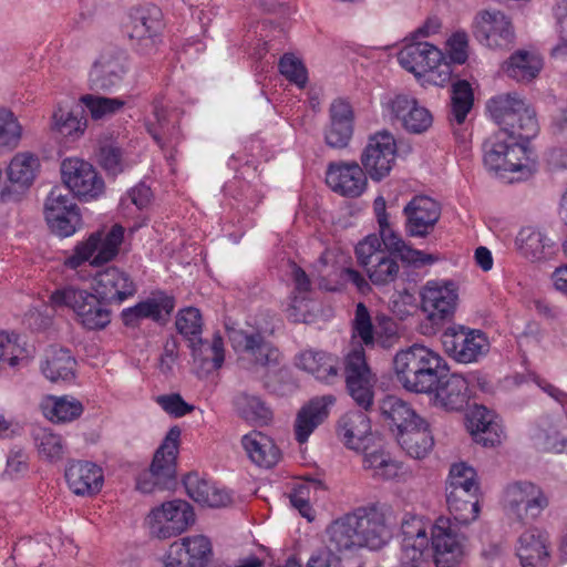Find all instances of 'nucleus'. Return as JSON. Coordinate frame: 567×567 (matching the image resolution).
<instances>
[{
  "label": "nucleus",
  "mask_w": 567,
  "mask_h": 567,
  "mask_svg": "<svg viewBox=\"0 0 567 567\" xmlns=\"http://www.w3.org/2000/svg\"><path fill=\"white\" fill-rule=\"evenodd\" d=\"M352 336L360 342L352 344L343 358V375L346 389L353 401L363 410L373 403L377 378L367 362L365 347L374 346L375 320L363 302L355 306L351 321Z\"/></svg>",
  "instance_id": "obj_1"
},
{
  "label": "nucleus",
  "mask_w": 567,
  "mask_h": 567,
  "mask_svg": "<svg viewBox=\"0 0 567 567\" xmlns=\"http://www.w3.org/2000/svg\"><path fill=\"white\" fill-rule=\"evenodd\" d=\"M445 360L420 344H414L398 352L393 359V368L398 381L410 392L432 394L440 378L446 374Z\"/></svg>",
  "instance_id": "obj_2"
},
{
  "label": "nucleus",
  "mask_w": 567,
  "mask_h": 567,
  "mask_svg": "<svg viewBox=\"0 0 567 567\" xmlns=\"http://www.w3.org/2000/svg\"><path fill=\"white\" fill-rule=\"evenodd\" d=\"M487 111L499 131L509 137L530 140L538 132L535 111L517 93H504L487 102Z\"/></svg>",
  "instance_id": "obj_3"
},
{
  "label": "nucleus",
  "mask_w": 567,
  "mask_h": 567,
  "mask_svg": "<svg viewBox=\"0 0 567 567\" xmlns=\"http://www.w3.org/2000/svg\"><path fill=\"white\" fill-rule=\"evenodd\" d=\"M53 308L68 307L73 310L76 320L87 330L104 329L111 322V310L106 302L94 292L66 286L56 289L50 296Z\"/></svg>",
  "instance_id": "obj_4"
},
{
  "label": "nucleus",
  "mask_w": 567,
  "mask_h": 567,
  "mask_svg": "<svg viewBox=\"0 0 567 567\" xmlns=\"http://www.w3.org/2000/svg\"><path fill=\"white\" fill-rule=\"evenodd\" d=\"M179 436L178 426L169 429L163 443L156 450L150 468L137 477L136 487L142 493L167 489L175 484Z\"/></svg>",
  "instance_id": "obj_5"
},
{
  "label": "nucleus",
  "mask_w": 567,
  "mask_h": 567,
  "mask_svg": "<svg viewBox=\"0 0 567 567\" xmlns=\"http://www.w3.org/2000/svg\"><path fill=\"white\" fill-rule=\"evenodd\" d=\"M125 228L120 224L113 225L107 233L95 231L85 241L79 243L73 254L65 259V266L76 269L91 257V265L102 266L113 260L124 239Z\"/></svg>",
  "instance_id": "obj_6"
},
{
  "label": "nucleus",
  "mask_w": 567,
  "mask_h": 567,
  "mask_svg": "<svg viewBox=\"0 0 567 567\" xmlns=\"http://www.w3.org/2000/svg\"><path fill=\"white\" fill-rule=\"evenodd\" d=\"M445 353L460 363L477 362L489 351L485 332L461 324L447 327L441 334Z\"/></svg>",
  "instance_id": "obj_7"
},
{
  "label": "nucleus",
  "mask_w": 567,
  "mask_h": 567,
  "mask_svg": "<svg viewBox=\"0 0 567 567\" xmlns=\"http://www.w3.org/2000/svg\"><path fill=\"white\" fill-rule=\"evenodd\" d=\"M229 340L233 348L240 353L239 361L245 369L269 368L280 362L281 353L278 348L258 330H231Z\"/></svg>",
  "instance_id": "obj_8"
},
{
  "label": "nucleus",
  "mask_w": 567,
  "mask_h": 567,
  "mask_svg": "<svg viewBox=\"0 0 567 567\" xmlns=\"http://www.w3.org/2000/svg\"><path fill=\"white\" fill-rule=\"evenodd\" d=\"M362 547L383 548L393 536L392 511L385 504L374 503L354 511Z\"/></svg>",
  "instance_id": "obj_9"
},
{
  "label": "nucleus",
  "mask_w": 567,
  "mask_h": 567,
  "mask_svg": "<svg viewBox=\"0 0 567 567\" xmlns=\"http://www.w3.org/2000/svg\"><path fill=\"white\" fill-rule=\"evenodd\" d=\"M163 28L162 10L155 4H146L132 9L125 32L136 50L147 54L161 42Z\"/></svg>",
  "instance_id": "obj_10"
},
{
  "label": "nucleus",
  "mask_w": 567,
  "mask_h": 567,
  "mask_svg": "<svg viewBox=\"0 0 567 567\" xmlns=\"http://www.w3.org/2000/svg\"><path fill=\"white\" fill-rule=\"evenodd\" d=\"M195 522L189 503L174 499L153 509L147 516L150 533L158 539H167L185 532Z\"/></svg>",
  "instance_id": "obj_11"
},
{
  "label": "nucleus",
  "mask_w": 567,
  "mask_h": 567,
  "mask_svg": "<svg viewBox=\"0 0 567 567\" xmlns=\"http://www.w3.org/2000/svg\"><path fill=\"white\" fill-rule=\"evenodd\" d=\"M475 38L494 50H509L515 44V29L509 17L499 10H482L474 18Z\"/></svg>",
  "instance_id": "obj_12"
},
{
  "label": "nucleus",
  "mask_w": 567,
  "mask_h": 567,
  "mask_svg": "<svg viewBox=\"0 0 567 567\" xmlns=\"http://www.w3.org/2000/svg\"><path fill=\"white\" fill-rule=\"evenodd\" d=\"M65 189L81 200L97 198L104 192V181L92 164L80 158H66L61 164Z\"/></svg>",
  "instance_id": "obj_13"
},
{
  "label": "nucleus",
  "mask_w": 567,
  "mask_h": 567,
  "mask_svg": "<svg viewBox=\"0 0 567 567\" xmlns=\"http://www.w3.org/2000/svg\"><path fill=\"white\" fill-rule=\"evenodd\" d=\"M395 159L396 143L388 131L371 135L361 154L362 167L374 182H380L390 174Z\"/></svg>",
  "instance_id": "obj_14"
},
{
  "label": "nucleus",
  "mask_w": 567,
  "mask_h": 567,
  "mask_svg": "<svg viewBox=\"0 0 567 567\" xmlns=\"http://www.w3.org/2000/svg\"><path fill=\"white\" fill-rule=\"evenodd\" d=\"M398 60L402 68L415 75H422L437 69L439 75H444L441 82L450 80L451 65L444 61V55L440 49L429 42H412L404 45Z\"/></svg>",
  "instance_id": "obj_15"
},
{
  "label": "nucleus",
  "mask_w": 567,
  "mask_h": 567,
  "mask_svg": "<svg viewBox=\"0 0 567 567\" xmlns=\"http://www.w3.org/2000/svg\"><path fill=\"white\" fill-rule=\"evenodd\" d=\"M457 299V287L451 280H430L421 291L422 310L435 324L453 317Z\"/></svg>",
  "instance_id": "obj_16"
},
{
  "label": "nucleus",
  "mask_w": 567,
  "mask_h": 567,
  "mask_svg": "<svg viewBox=\"0 0 567 567\" xmlns=\"http://www.w3.org/2000/svg\"><path fill=\"white\" fill-rule=\"evenodd\" d=\"M392 121L413 134H421L431 127L433 117L430 111L420 105L417 100L409 94L399 93L386 102Z\"/></svg>",
  "instance_id": "obj_17"
},
{
  "label": "nucleus",
  "mask_w": 567,
  "mask_h": 567,
  "mask_svg": "<svg viewBox=\"0 0 567 567\" xmlns=\"http://www.w3.org/2000/svg\"><path fill=\"white\" fill-rule=\"evenodd\" d=\"M212 556V543L206 536H188L171 545L163 567H205Z\"/></svg>",
  "instance_id": "obj_18"
},
{
  "label": "nucleus",
  "mask_w": 567,
  "mask_h": 567,
  "mask_svg": "<svg viewBox=\"0 0 567 567\" xmlns=\"http://www.w3.org/2000/svg\"><path fill=\"white\" fill-rule=\"evenodd\" d=\"M505 497L520 520L537 518L548 505L543 491L532 482L519 481L507 486Z\"/></svg>",
  "instance_id": "obj_19"
},
{
  "label": "nucleus",
  "mask_w": 567,
  "mask_h": 567,
  "mask_svg": "<svg viewBox=\"0 0 567 567\" xmlns=\"http://www.w3.org/2000/svg\"><path fill=\"white\" fill-rule=\"evenodd\" d=\"M94 292L106 303L121 305L133 297L137 287L132 277L117 267H107L94 276Z\"/></svg>",
  "instance_id": "obj_20"
},
{
  "label": "nucleus",
  "mask_w": 567,
  "mask_h": 567,
  "mask_svg": "<svg viewBox=\"0 0 567 567\" xmlns=\"http://www.w3.org/2000/svg\"><path fill=\"white\" fill-rule=\"evenodd\" d=\"M127 71V56L123 50L103 51L90 72L91 86L95 90L110 91L121 84Z\"/></svg>",
  "instance_id": "obj_21"
},
{
  "label": "nucleus",
  "mask_w": 567,
  "mask_h": 567,
  "mask_svg": "<svg viewBox=\"0 0 567 567\" xmlns=\"http://www.w3.org/2000/svg\"><path fill=\"white\" fill-rule=\"evenodd\" d=\"M432 557L436 567H456L463 557V548L457 536L452 532L447 518H439L431 527Z\"/></svg>",
  "instance_id": "obj_22"
},
{
  "label": "nucleus",
  "mask_w": 567,
  "mask_h": 567,
  "mask_svg": "<svg viewBox=\"0 0 567 567\" xmlns=\"http://www.w3.org/2000/svg\"><path fill=\"white\" fill-rule=\"evenodd\" d=\"M405 231L412 237H426L441 216L440 204L429 196H414L404 207Z\"/></svg>",
  "instance_id": "obj_23"
},
{
  "label": "nucleus",
  "mask_w": 567,
  "mask_h": 567,
  "mask_svg": "<svg viewBox=\"0 0 567 567\" xmlns=\"http://www.w3.org/2000/svg\"><path fill=\"white\" fill-rule=\"evenodd\" d=\"M367 173L357 162L330 163L326 174L328 186L342 196L355 198L367 188Z\"/></svg>",
  "instance_id": "obj_24"
},
{
  "label": "nucleus",
  "mask_w": 567,
  "mask_h": 567,
  "mask_svg": "<svg viewBox=\"0 0 567 567\" xmlns=\"http://www.w3.org/2000/svg\"><path fill=\"white\" fill-rule=\"evenodd\" d=\"M329 124L324 128V142L331 148H344L353 135L354 114L351 105L341 99L329 107Z\"/></svg>",
  "instance_id": "obj_25"
},
{
  "label": "nucleus",
  "mask_w": 567,
  "mask_h": 567,
  "mask_svg": "<svg viewBox=\"0 0 567 567\" xmlns=\"http://www.w3.org/2000/svg\"><path fill=\"white\" fill-rule=\"evenodd\" d=\"M549 546V534L544 529L533 527L522 533L516 547L522 567H548Z\"/></svg>",
  "instance_id": "obj_26"
},
{
  "label": "nucleus",
  "mask_w": 567,
  "mask_h": 567,
  "mask_svg": "<svg viewBox=\"0 0 567 567\" xmlns=\"http://www.w3.org/2000/svg\"><path fill=\"white\" fill-rule=\"evenodd\" d=\"M336 402L331 394L315 396L298 411L295 421V436L298 443L308 441L311 433L329 416L330 406Z\"/></svg>",
  "instance_id": "obj_27"
},
{
  "label": "nucleus",
  "mask_w": 567,
  "mask_h": 567,
  "mask_svg": "<svg viewBox=\"0 0 567 567\" xmlns=\"http://www.w3.org/2000/svg\"><path fill=\"white\" fill-rule=\"evenodd\" d=\"M175 308V299L163 292L154 295L133 307L122 310L121 318L126 327H135L143 319L156 322L166 321Z\"/></svg>",
  "instance_id": "obj_28"
},
{
  "label": "nucleus",
  "mask_w": 567,
  "mask_h": 567,
  "mask_svg": "<svg viewBox=\"0 0 567 567\" xmlns=\"http://www.w3.org/2000/svg\"><path fill=\"white\" fill-rule=\"evenodd\" d=\"M65 480L74 494L92 496L101 491L104 477L102 468L96 464L76 461L65 470Z\"/></svg>",
  "instance_id": "obj_29"
},
{
  "label": "nucleus",
  "mask_w": 567,
  "mask_h": 567,
  "mask_svg": "<svg viewBox=\"0 0 567 567\" xmlns=\"http://www.w3.org/2000/svg\"><path fill=\"white\" fill-rule=\"evenodd\" d=\"M468 384L467 378L460 373H450L446 367V374L440 378L437 389L432 392L435 403L451 411L463 409L468 400Z\"/></svg>",
  "instance_id": "obj_30"
},
{
  "label": "nucleus",
  "mask_w": 567,
  "mask_h": 567,
  "mask_svg": "<svg viewBox=\"0 0 567 567\" xmlns=\"http://www.w3.org/2000/svg\"><path fill=\"white\" fill-rule=\"evenodd\" d=\"M296 364L328 384H333L341 378L338 358L323 351H305L297 358ZM342 377L344 378L343 373Z\"/></svg>",
  "instance_id": "obj_31"
},
{
  "label": "nucleus",
  "mask_w": 567,
  "mask_h": 567,
  "mask_svg": "<svg viewBox=\"0 0 567 567\" xmlns=\"http://www.w3.org/2000/svg\"><path fill=\"white\" fill-rule=\"evenodd\" d=\"M379 410L383 421L395 433L416 426V421L422 419L410 403L395 395L383 398L379 403Z\"/></svg>",
  "instance_id": "obj_32"
},
{
  "label": "nucleus",
  "mask_w": 567,
  "mask_h": 567,
  "mask_svg": "<svg viewBox=\"0 0 567 567\" xmlns=\"http://www.w3.org/2000/svg\"><path fill=\"white\" fill-rule=\"evenodd\" d=\"M76 360L70 350L51 347L45 351L40 370L51 382L72 381L75 378Z\"/></svg>",
  "instance_id": "obj_33"
},
{
  "label": "nucleus",
  "mask_w": 567,
  "mask_h": 567,
  "mask_svg": "<svg viewBox=\"0 0 567 567\" xmlns=\"http://www.w3.org/2000/svg\"><path fill=\"white\" fill-rule=\"evenodd\" d=\"M473 440L484 447H494L502 442L503 430L493 413L484 406L476 408L467 425Z\"/></svg>",
  "instance_id": "obj_34"
},
{
  "label": "nucleus",
  "mask_w": 567,
  "mask_h": 567,
  "mask_svg": "<svg viewBox=\"0 0 567 567\" xmlns=\"http://www.w3.org/2000/svg\"><path fill=\"white\" fill-rule=\"evenodd\" d=\"M187 495L198 504L209 507L227 506L231 502L230 494L217 488L197 473H189L183 480Z\"/></svg>",
  "instance_id": "obj_35"
},
{
  "label": "nucleus",
  "mask_w": 567,
  "mask_h": 567,
  "mask_svg": "<svg viewBox=\"0 0 567 567\" xmlns=\"http://www.w3.org/2000/svg\"><path fill=\"white\" fill-rule=\"evenodd\" d=\"M328 543L336 551L362 548L354 512L333 520L327 528Z\"/></svg>",
  "instance_id": "obj_36"
},
{
  "label": "nucleus",
  "mask_w": 567,
  "mask_h": 567,
  "mask_svg": "<svg viewBox=\"0 0 567 567\" xmlns=\"http://www.w3.org/2000/svg\"><path fill=\"white\" fill-rule=\"evenodd\" d=\"M379 231L386 252L392 256L398 255L402 261L414 266H423L431 265L436 260L433 255L408 246L400 235L392 229L389 221L379 225Z\"/></svg>",
  "instance_id": "obj_37"
},
{
  "label": "nucleus",
  "mask_w": 567,
  "mask_h": 567,
  "mask_svg": "<svg viewBox=\"0 0 567 567\" xmlns=\"http://www.w3.org/2000/svg\"><path fill=\"white\" fill-rule=\"evenodd\" d=\"M243 447L252 463L270 468L280 458V451L274 441L259 431H251L241 439Z\"/></svg>",
  "instance_id": "obj_38"
},
{
  "label": "nucleus",
  "mask_w": 567,
  "mask_h": 567,
  "mask_svg": "<svg viewBox=\"0 0 567 567\" xmlns=\"http://www.w3.org/2000/svg\"><path fill=\"white\" fill-rule=\"evenodd\" d=\"M370 433V419L361 411L348 412L338 422V434L349 449L361 450Z\"/></svg>",
  "instance_id": "obj_39"
},
{
  "label": "nucleus",
  "mask_w": 567,
  "mask_h": 567,
  "mask_svg": "<svg viewBox=\"0 0 567 567\" xmlns=\"http://www.w3.org/2000/svg\"><path fill=\"white\" fill-rule=\"evenodd\" d=\"M415 425L401 433H395V437L406 454L413 458H423L432 450L434 441L429 431V424L424 419L416 421Z\"/></svg>",
  "instance_id": "obj_40"
},
{
  "label": "nucleus",
  "mask_w": 567,
  "mask_h": 567,
  "mask_svg": "<svg viewBox=\"0 0 567 567\" xmlns=\"http://www.w3.org/2000/svg\"><path fill=\"white\" fill-rule=\"evenodd\" d=\"M478 491L446 488V503L454 519L463 525L478 516Z\"/></svg>",
  "instance_id": "obj_41"
},
{
  "label": "nucleus",
  "mask_w": 567,
  "mask_h": 567,
  "mask_svg": "<svg viewBox=\"0 0 567 567\" xmlns=\"http://www.w3.org/2000/svg\"><path fill=\"white\" fill-rule=\"evenodd\" d=\"M543 68L538 55L526 50L514 52L502 65L504 73L517 82L534 80Z\"/></svg>",
  "instance_id": "obj_42"
},
{
  "label": "nucleus",
  "mask_w": 567,
  "mask_h": 567,
  "mask_svg": "<svg viewBox=\"0 0 567 567\" xmlns=\"http://www.w3.org/2000/svg\"><path fill=\"white\" fill-rule=\"evenodd\" d=\"M41 409L44 416L55 423L73 421L83 412L82 403L69 396H48L42 401Z\"/></svg>",
  "instance_id": "obj_43"
},
{
  "label": "nucleus",
  "mask_w": 567,
  "mask_h": 567,
  "mask_svg": "<svg viewBox=\"0 0 567 567\" xmlns=\"http://www.w3.org/2000/svg\"><path fill=\"white\" fill-rule=\"evenodd\" d=\"M38 166L39 161L33 155L18 154L11 159L7 175L14 190H23L32 184Z\"/></svg>",
  "instance_id": "obj_44"
},
{
  "label": "nucleus",
  "mask_w": 567,
  "mask_h": 567,
  "mask_svg": "<svg viewBox=\"0 0 567 567\" xmlns=\"http://www.w3.org/2000/svg\"><path fill=\"white\" fill-rule=\"evenodd\" d=\"M509 143V134H506V131H497L483 143V159L488 171L502 174Z\"/></svg>",
  "instance_id": "obj_45"
},
{
  "label": "nucleus",
  "mask_w": 567,
  "mask_h": 567,
  "mask_svg": "<svg viewBox=\"0 0 567 567\" xmlns=\"http://www.w3.org/2000/svg\"><path fill=\"white\" fill-rule=\"evenodd\" d=\"M516 245L526 258L539 260L545 257L546 249L551 247V240L540 230L525 227L518 233Z\"/></svg>",
  "instance_id": "obj_46"
},
{
  "label": "nucleus",
  "mask_w": 567,
  "mask_h": 567,
  "mask_svg": "<svg viewBox=\"0 0 567 567\" xmlns=\"http://www.w3.org/2000/svg\"><path fill=\"white\" fill-rule=\"evenodd\" d=\"M361 450H363V467L372 471L373 477L390 480L399 474V463L392 460L383 450L369 451L367 445Z\"/></svg>",
  "instance_id": "obj_47"
},
{
  "label": "nucleus",
  "mask_w": 567,
  "mask_h": 567,
  "mask_svg": "<svg viewBox=\"0 0 567 567\" xmlns=\"http://www.w3.org/2000/svg\"><path fill=\"white\" fill-rule=\"evenodd\" d=\"M238 414L251 423H266L271 419V411L257 395L247 392L238 393L234 399Z\"/></svg>",
  "instance_id": "obj_48"
},
{
  "label": "nucleus",
  "mask_w": 567,
  "mask_h": 567,
  "mask_svg": "<svg viewBox=\"0 0 567 567\" xmlns=\"http://www.w3.org/2000/svg\"><path fill=\"white\" fill-rule=\"evenodd\" d=\"M175 326L177 331L190 342L194 352L198 346H203V339L200 338L203 321L197 308L188 307L179 310Z\"/></svg>",
  "instance_id": "obj_49"
},
{
  "label": "nucleus",
  "mask_w": 567,
  "mask_h": 567,
  "mask_svg": "<svg viewBox=\"0 0 567 567\" xmlns=\"http://www.w3.org/2000/svg\"><path fill=\"white\" fill-rule=\"evenodd\" d=\"M99 164L107 174L116 176L125 168V159L122 146L113 137H104L99 141Z\"/></svg>",
  "instance_id": "obj_50"
},
{
  "label": "nucleus",
  "mask_w": 567,
  "mask_h": 567,
  "mask_svg": "<svg viewBox=\"0 0 567 567\" xmlns=\"http://www.w3.org/2000/svg\"><path fill=\"white\" fill-rule=\"evenodd\" d=\"M473 103L474 94L470 83L465 80H456L452 84L450 120L457 124L464 123Z\"/></svg>",
  "instance_id": "obj_51"
},
{
  "label": "nucleus",
  "mask_w": 567,
  "mask_h": 567,
  "mask_svg": "<svg viewBox=\"0 0 567 567\" xmlns=\"http://www.w3.org/2000/svg\"><path fill=\"white\" fill-rule=\"evenodd\" d=\"M432 526L429 520H424L420 516L406 514L401 524L402 545L429 547Z\"/></svg>",
  "instance_id": "obj_52"
},
{
  "label": "nucleus",
  "mask_w": 567,
  "mask_h": 567,
  "mask_svg": "<svg viewBox=\"0 0 567 567\" xmlns=\"http://www.w3.org/2000/svg\"><path fill=\"white\" fill-rule=\"evenodd\" d=\"M364 271L374 286H388L398 279L400 266L395 257L385 251L364 268Z\"/></svg>",
  "instance_id": "obj_53"
},
{
  "label": "nucleus",
  "mask_w": 567,
  "mask_h": 567,
  "mask_svg": "<svg viewBox=\"0 0 567 567\" xmlns=\"http://www.w3.org/2000/svg\"><path fill=\"white\" fill-rule=\"evenodd\" d=\"M54 131L62 136L79 137L83 134L86 120L83 117V110H65L59 107L52 115Z\"/></svg>",
  "instance_id": "obj_54"
},
{
  "label": "nucleus",
  "mask_w": 567,
  "mask_h": 567,
  "mask_svg": "<svg viewBox=\"0 0 567 567\" xmlns=\"http://www.w3.org/2000/svg\"><path fill=\"white\" fill-rule=\"evenodd\" d=\"M71 212H79L73 196L63 186L53 187L44 204L47 221H55L58 217Z\"/></svg>",
  "instance_id": "obj_55"
},
{
  "label": "nucleus",
  "mask_w": 567,
  "mask_h": 567,
  "mask_svg": "<svg viewBox=\"0 0 567 567\" xmlns=\"http://www.w3.org/2000/svg\"><path fill=\"white\" fill-rule=\"evenodd\" d=\"M33 440L39 454L45 460L56 462L62 458L64 444L60 435L48 429H37L33 432Z\"/></svg>",
  "instance_id": "obj_56"
},
{
  "label": "nucleus",
  "mask_w": 567,
  "mask_h": 567,
  "mask_svg": "<svg viewBox=\"0 0 567 567\" xmlns=\"http://www.w3.org/2000/svg\"><path fill=\"white\" fill-rule=\"evenodd\" d=\"M156 122L147 125V131L154 141L163 148L165 145L178 140L179 130L175 123L171 124L163 107H154Z\"/></svg>",
  "instance_id": "obj_57"
},
{
  "label": "nucleus",
  "mask_w": 567,
  "mask_h": 567,
  "mask_svg": "<svg viewBox=\"0 0 567 567\" xmlns=\"http://www.w3.org/2000/svg\"><path fill=\"white\" fill-rule=\"evenodd\" d=\"M81 102L94 120L110 117L116 114L125 104V102L118 97H105L94 94L83 95Z\"/></svg>",
  "instance_id": "obj_58"
},
{
  "label": "nucleus",
  "mask_w": 567,
  "mask_h": 567,
  "mask_svg": "<svg viewBox=\"0 0 567 567\" xmlns=\"http://www.w3.org/2000/svg\"><path fill=\"white\" fill-rule=\"evenodd\" d=\"M18 339L14 333L0 332V370L16 368L24 359V349Z\"/></svg>",
  "instance_id": "obj_59"
},
{
  "label": "nucleus",
  "mask_w": 567,
  "mask_h": 567,
  "mask_svg": "<svg viewBox=\"0 0 567 567\" xmlns=\"http://www.w3.org/2000/svg\"><path fill=\"white\" fill-rule=\"evenodd\" d=\"M476 471L465 463L453 464L450 470L446 488L478 491Z\"/></svg>",
  "instance_id": "obj_60"
},
{
  "label": "nucleus",
  "mask_w": 567,
  "mask_h": 567,
  "mask_svg": "<svg viewBox=\"0 0 567 567\" xmlns=\"http://www.w3.org/2000/svg\"><path fill=\"white\" fill-rule=\"evenodd\" d=\"M399 340L398 324L393 318L380 313L375 316L374 344L391 348Z\"/></svg>",
  "instance_id": "obj_61"
},
{
  "label": "nucleus",
  "mask_w": 567,
  "mask_h": 567,
  "mask_svg": "<svg viewBox=\"0 0 567 567\" xmlns=\"http://www.w3.org/2000/svg\"><path fill=\"white\" fill-rule=\"evenodd\" d=\"M21 136V126L13 113L0 107V146H16Z\"/></svg>",
  "instance_id": "obj_62"
},
{
  "label": "nucleus",
  "mask_w": 567,
  "mask_h": 567,
  "mask_svg": "<svg viewBox=\"0 0 567 567\" xmlns=\"http://www.w3.org/2000/svg\"><path fill=\"white\" fill-rule=\"evenodd\" d=\"M280 73L290 82L299 86H305L307 83V70L302 62L293 54H284L278 64Z\"/></svg>",
  "instance_id": "obj_63"
},
{
  "label": "nucleus",
  "mask_w": 567,
  "mask_h": 567,
  "mask_svg": "<svg viewBox=\"0 0 567 567\" xmlns=\"http://www.w3.org/2000/svg\"><path fill=\"white\" fill-rule=\"evenodd\" d=\"M357 262L363 269L375 261L385 250L381 249V240L377 235L367 236L355 246Z\"/></svg>",
  "instance_id": "obj_64"
}]
</instances>
